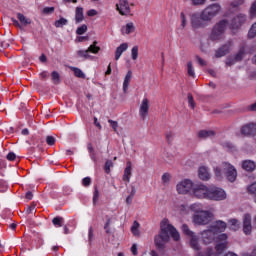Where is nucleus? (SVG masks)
Masks as SVG:
<instances>
[{
  "mask_svg": "<svg viewBox=\"0 0 256 256\" xmlns=\"http://www.w3.org/2000/svg\"><path fill=\"white\" fill-rule=\"evenodd\" d=\"M221 11V5L211 4L206 7L202 12L194 13L190 17V23L192 29H205L208 23H211Z\"/></svg>",
  "mask_w": 256,
  "mask_h": 256,
  "instance_id": "nucleus-1",
  "label": "nucleus"
},
{
  "mask_svg": "<svg viewBox=\"0 0 256 256\" xmlns=\"http://www.w3.org/2000/svg\"><path fill=\"white\" fill-rule=\"evenodd\" d=\"M172 237L173 241H179L181 234L175 226L169 223L168 219H163L160 223V233L154 237V243L157 249H165V244L169 243Z\"/></svg>",
  "mask_w": 256,
  "mask_h": 256,
  "instance_id": "nucleus-2",
  "label": "nucleus"
},
{
  "mask_svg": "<svg viewBox=\"0 0 256 256\" xmlns=\"http://www.w3.org/2000/svg\"><path fill=\"white\" fill-rule=\"evenodd\" d=\"M226 229L227 223L221 220L216 221L212 226H210V229L204 230L202 232V242L204 243V245H209L210 243H213V241L217 239V235H219V233L225 232Z\"/></svg>",
  "mask_w": 256,
  "mask_h": 256,
  "instance_id": "nucleus-3",
  "label": "nucleus"
},
{
  "mask_svg": "<svg viewBox=\"0 0 256 256\" xmlns=\"http://www.w3.org/2000/svg\"><path fill=\"white\" fill-rule=\"evenodd\" d=\"M214 172L218 179H221L224 173L226 179L230 181V183H234V181L237 179V169H235L234 165H231L227 162H223L221 167L214 168Z\"/></svg>",
  "mask_w": 256,
  "mask_h": 256,
  "instance_id": "nucleus-4",
  "label": "nucleus"
},
{
  "mask_svg": "<svg viewBox=\"0 0 256 256\" xmlns=\"http://www.w3.org/2000/svg\"><path fill=\"white\" fill-rule=\"evenodd\" d=\"M229 26V21L223 19L216 23L210 32L209 39L210 41H223L225 39V31Z\"/></svg>",
  "mask_w": 256,
  "mask_h": 256,
  "instance_id": "nucleus-5",
  "label": "nucleus"
},
{
  "mask_svg": "<svg viewBox=\"0 0 256 256\" xmlns=\"http://www.w3.org/2000/svg\"><path fill=\"white\" fill-rule=\"evenodd\" d=\"M212 218L213 214L211 212L201 211L194 214L193 223L195 225H209V223H211Z\"/></svg>",
  "mask_w": 256,
  "mask_h": 256,
  "instance_id": "nucleus-6",
  "label": "nucleus"
},
{
  "mask_svg": "<svg viewBox=\"0 0 256 256\" xmlns=\"http://www.w3.org/2000/svg\"><path fill=\"white\" fill-rule=\"evenodd\" d=\"M208 199L210 201H225L227 193L223 188L211 187L208 189Z\"/></svg>",
  "mask_w": 256,
  "mask_h": 256,
  "instance_id": "nucleus-7",
  "label": "nucleus"
},
{
  "mask_svg": "<svg viewBox=\"0 0 256 256\" xmlns=\"http://www.w3.org/2000/svg\"><path fill=\"white\" fill-rule=\"evenodd\" d=\"M194 197L196 199H208L209 188L203 184H199L193 188Z\"/></svg>",
  "mask_w": 256,
  "mask_h": 256,
  "instance_id": "nucleus-8",
  "label": "nucleus"
},
{
  "mask_svg": "<svg viewBox=\"0 0 256 256\" xmlns=\"http://www.w3.org/2000/svg\"><path fill=\"white\" fill-rule=\"evenodd\" d=\"M176 189L179 195H187V193L193 189V182L189 179H186L182 182H179L176 186Z\"/></svg>",
  "mask_w": 256,
  "mask_h": 256,
  "instance_id": "nucleus-9",
  "label": "nucleus"
},
{
  "mask_svg": "<svg viewBox=\"0 0 256 256\" xmlns=\"http://www.w3.org/2000/svg\"><path fill=\"white\" fill-rule=\"evenodd\" d=\"M116 10L122 16L131 15V5L129 4V0H119L118 4H116Z\"/></svg>",
  "mask_w": 256,
  "mask_h": 256,
  "instance_id": "nucleus-10",
  "label": "nucleus"
},
{
  "mask_svg": "<svg viewBox=\"0 0 256 256\" xmlns=\"http://www.w3.org/2000/svg\"><path fill=\"white\" fill-rule=\"evenodd\" d=\"M231 47H233V42L228 41L224 45H222L220 48L216 50L215 57L216 59H219L221 57H225V55H228L231 51Z\"/></svg>",
  "mask_w": 256,
  "mask_h": 256,
  "instance_id": "nucleus-11",
  "label": "nucleus"
},
{
  "mask_svg": "<svg viewBox=\"0 0 256 256\" xmlns=\"http://www.w3.org/2000/svg\"><path fill=\"white\" fill-rule=\"evenodd\" d=\"M242 135L246 137H255L256 135V123H248L241 128Z\"/></svg>",
  "mask_w": 256,
  "mask_h": 256,
  "instance_id": "nucleus-12",
  "label": "nucleus"
},
{
  "mask_svg": "<svg viewBox=\"0 0 256 256\" xmlns=\"http://www.w3.org/2000/svg\"><path fill=\"white\" fill-rule=\"evenodd\" d=\"M139 115L141 119H146L147 115H149V99L143 98L139 108Z\"/></svg>",
  "mask_w": 256,
  "mask_h": 256,
  "instance_id": "nucleus-13",
  "label": "nucleus"
},
{
  "mask_svg": "<svg viewBox=\"0 0 256 256\" xmlns=\"http://www.w3.org/2000/svg\"><path fill=\"white\" fill-rule=\"evenodd\" d=\"M253 226L251 225V214H245L243 218V231L245 235H251Z\"/></svg>",
  "mask_w": 256,
  "mask_h": 256,
  "instance_id": "nucleus-14",
  "label": "nucleus"
},
{
  "mask_svg": "<svg viewBox=\"0 0 256 256\" xmlns=\"http://www.w3.org/2000/svg\"><path fill=\"white\" fill-rule=\"evenodd\" d=\"M246 21H247V16L243 14H239L233 18L232 27L234 29H239V27H241V25H243V23H245Z\"/></svg>",
  "mask_w": 256,
  "mask_h": 256,
  "instance_id": "nucleus-15",
  "label": "nucleus"
},
{
  "mask_svg": "<svg viewBox=\"0 0 256 256\" xmlns=\"http://www.w3.org/2000/svg\"><path fill=\"white\" fill-rule=\"evenodd\" d=\"M127 49H129V44H120V46H118L115 51V60L119 61V59H121V56L123 55V53H125V51H127Z\"/></svg>",
  "mask_w": 256,
  "mask_h": 256,
  "instance_id": "nucleus-16",
  "label": "nucleus"
},
{
  "mask_svg": "<svg viewBox=\"0 0 256 256\" xmlns=\"http://www.w3.org/2000/svg\"><path fill=\"white\" fill-rule=\"evenodd\" d=\"M242 169H244V171H248L249 173H252V171H255L256 169V164L252 160H244L242 162Z\"/></svg>",
  "mask_w": 256,
  "mask_h": 256,
  "instance_id": "nucleus-17",
  "label": "nucleus"
},
{
  "mask_svg": "<svg viewBox=\"0 0 256 256\" xmlns=\"http://www.w3.org/2000/svg\"><path fill=\"white\" fill-rule=\"evenodd\" d=\"M131 161H128L126 163V168L124 169V174H123V181H125L126 183H129V181H131Z\"/></svg>",
  "mask_w": 256,
  "mask_h": 256,
  "instance_id": "nucleus-18",
  "label": "nucleus"
},
{
  "mask_svg": "<svg viewBox=\"0 0 256 256\" xmlns=\"http://www.w3.org/2000/svg\"><path fill=\"white\" fill-rule=\"evenodd\" d=\"M217 133L213 130H200L198 132L199 139H209V137H215Z\"/></svg>",
  "mask_w": 256,
  "mask_h": 256,
  "instance_id": "nucleus-19",
  "label": "nucleus"
},
{
  "mask_svg": "<svg viewBox=\"0 0 256 256\" xmlns=\"http://www.w3.org/2000/svg\"><path fill=\"white\" fill-rule=\"evenodd\" d=\"M198 177L202 181H209V171L207 170V167L201 166L198 170Z\"/></svg>",
  "mask_w": 256,
  "mask_h": 256,
  "instance_id": "nucleus-20",
  "label": "nucleus"
},
{
  "mask_svg": "<svg viewBox=\"0 0 256 256\" xmlns=\"http://www.w3.org/2000/svg\"><path fill=\"white\" fill-rule=\"evenodd\" d=\"M132 77H133V73L131 71H128L123 82L124 93H127V90L129 89V83H131Z\"/></svg>",
  "mask_w": 256,
  "mask_h": 256,
  "instance_id": "nucleus-21",
  "label": "nucleus"
},
{
  "mask_svg": "<svg viewBox=\"0 0 256 256\" xmlns=\"http://www.w3.org/2000/svg\"><path fill=\"white\" fill-rule=\"evenodd\" d=\"M135 31V25L133 22H129L126 24V26L122 27V33L125 35H130V33H133Z\"/></svg>",
  "mask_w": 256,
  "mask_h": 256,
  "instance_id": "nucleus-22",
  "label": "nucleus"
},
{
  "mask_svg": "<svg viewBox=\"0 0 256 256\" xmlns=\"http://www.w3.org/2000/svg\"><path fill=\"white\" fill-rule=\"evenodd\" d=\"M83 19H85V16L83 15V8L77 7L75 12L76 23H81Z\"/></svg>",
  "mask_w": 256,
  "mask_h": 256,
  "instance_id": "nucleus-23",
  "label": "nucleus"
},
{
  "mask_svg": "<svg viewBox=\"0 0 256 256\" xmlns=\"http://www.w3.org/2000/svg\"><path fill=\"white\" fill-rule=\"evenodd\" d=\"M227 249V242H221V243H218L216 244L215 246V250H216V254L218 256H221L223 251H225Z\"/></svg>",
  "mask_w": 256,
  "mask_h": 256,
  "instance_id": "nucleus-24",
  "label": "nucleus"
},
{
  "mask_svg": "<svg viewBox=\"0 0 256 256\" xmlns=\"http://www.w3.org/2000/svg\"><path fill=\"white\" fill-rule=\"evenodd\" d=\"M17 19L20 21L21 25H24V27L31 25V19L25 17L22 13H17Z\"/></svg>",
  "mask_w": 256,
  "mask_h": 256,
  "instance_id": "nucleus-25",
  "label": "nucleus"
},
{
  "mask_svg": "<svg viewBox=\"0 0 256 256\" xmlns=\"http://www.w3.org/2000/svg\"><path fill=\"white\" fill-rule=\"evenodd\" d=\"M190 237V247L194 249V251H199V239L197 238V236H195V234Z\"/></svg>",
  "mask_w": 256,
  "mask_h": 256,
  "instance_id": "nucleus-26",
  "label": "nucleus"
},
{
  "mask_svg": "<svg viewBox=\"0 0 256 256\" xmlns=\"http://www.w3.org/2000/svg\"><path fill=\"white\" fill-rule=\"evenodd\" d=\"M197 256H219V254L215 253L213 248L208 247L206 250L198 252Z\"/></svg>",
  "mask_w": 256,
  "mask_h": 256,
  "instance_id": "nucleus-27",
  "label": "nucleus"
},
{
  "mask_svg": "<svg viewBox=\"0 0 256 256\" xmlns=\"http://www.w3.org/2000/svg\"><path fill=\"white\" fill-rule=\"evenodd\" d=\"M77 57L80 59H83L84 61H87V59H91V55H89V51L86 50H78L76 52Z\"/></svg>",
  "mask_w": 256,
  "mask_h": 256,
  "instance_id": "nucleus-28",
  "label": "nucleus"
},
{
  "mask_svg": "<svg viewBox=\"0 0 256 256\" xmlns=\"http://www.w3.org/2000/svg\"><path fill=\"white\" fill-rule=\"evenodd\" d=\"M97 43V41H94L93 44L87 48L88 53H93L94 55H97V53L101 51V47L97 46Z\"/></svg>",
  "mask_w": 256,
  "mask_h": 256,
  "instance_id": "nucleus-29",
  "label": "nucleus"
},
{
  "mask_svg": "<svg viewBox=\"0 0 256 256\" xmlns=\"http://www.w3.org/2000/svg\"><path fill=\"white\" fill-rule=\"evenodd\" d=\"M51 77H52V82L54 83V85L61 84V75L59 74V72L53 71L51 73Z\"/></svg>",
  "mask_w": 256,
  "mask_h": 256,
  "instance_id": "nucleus-30",
  "label": "nucleus"
},
{
  "mask_svg": "<svg viewBox=\"0 0 256 256\" xmlns=\"http://www.w3.org/2000/svg\"><path fill=\"white\" fill-rule=\"evenodd\" d=\"M71 71H73L75 77H78L79 79H85V73H83V70L77 67H72Z\"/></svg>",
  "mask_w": 256,
  "mask_h": 256,
  "instance_id": "nucleus-31",
  "label": "nucleus"
},
{
  "mask_svg": "<svg viewBox=\"0 0 256 256\" xmlns=\"http://www.w3.org/2000/svg\"><path fill=\"white\" fill-rule=\"evenodd\" d=\"M131 233L135 237H139V222H137V221L133 222V225L131 227Z\"/></svg>",
  "mask_w": 256,
  "mask_h": 256,
  "instance_id": "nucleus-32",
  "label": "nucleus"
},
{
  "mask_svg": "<svg viewBox=\"0 0 256 256\" xmlns=\"http://www.w3.org/2000/svg\"><path fill=\"white\" fill-rule=\"evenodd\" d=\"M182 232L184 233V235H187L188 237H193L195 235V232L191 231L187 224L182 225Z\"/></svg>",
  "mask_w": 256,
  "mask_h": 256,
  "instance_id": "nucleus-33",
  "label": "nucleus"
},
{
  "mask_svg": "<svg viewBox=\"0 0 256 256\" xmlns=\"http://www.w3.org/2000/svg\"><path fill=\"white\" fill-rule=\"evenodd\" d=\"M52 223L55 227H63V217L57 216L52 219Z\"/></svg>",
  "mask_w": 256,
  "mask_h": 256,
  "instance_id": "nucleus-34",
  "label": "nucleus"
},
{
  "mask_svg": "<svg viewBox=\"0 0 256 256\" xmlns=\"http://www.w3.org/2000/svg\"><path fill=\"white\" fill-rule=\"evenodd\" d=\"M245 56V47H241L238 53L235 55V61H242L243 57Z\"/></svg>",
  "mask_w": 256,
  "mask_h": 256,
  "instance_id": "nucleus-35",
  "label": "nucleus"
},
{
  "mask_svg": "<svg viewBox=\"0 0 256 256\" xmlns=\"http://www.w3.org/2000/svg\"><path fill=\"white\" fill-rule=\"evenodd\" d=\"M187 74L189 77L195 78V70L193 69V62H188L187 63Z\"/></svg>",
  "mask_w": 256,
  "mask_h": 256,
  "instance_id": "nucleus-36",
  "label": "nucleus"
},
{
  "mask_svg": "<svg viewBox=\"0 0 256 256\" xmlns=\"http://www.w3.org/2000/svg\"><path fill=\"white\" fill-rule=\"evenodd\" d=\"M131 55H132L133 61H137V59L139 57V46H134L131 49Z\"/></svg>",
  "mask_w": 256,
  "mask_h": 256,
  "instance_id": "nucleus-37",
  "label": "nucleus"
},
{
  "mask_svg": "<svg viewBox=\"0 0 256 256\" xmlns=\"http://www.w3.org/2000/svg\"><path fill=\"white\" fill-rule=\"evenodd\" d=\"M256 36V22L252 24L249 32H248V38L249 39H255Z\"/></svg>",
  "mask_w": 256,
  "mask_h": 256,
  "instance_id": "nucleus-38",
  "label": "nucleus"
},
{
  "mask_svg": "<svg viewBox=\"0 0 256 256\" xmlns=\"http://www.w3.org/2000/svg\"><path fill=\"white\" fill-rule=\"evenodd\" d=\"M67 23H68L67 19L62 17L59 20H56L54 25L57 28H61V27H64V25H67Z\"/></svg>",
  "mask_w": 256,
  "mask_h": 256,
  "instance_id": "nucleus-39",
  "label": "nucleus"
},
{
  "mask_svg": "<svg viewBox=\"0 0 256 256\" xmlns=\"http://www.w3.org/2000/svg\"><path fill=\"white\" fill-rule=\"evenodd\" d=\"M111 167H113V161L107 160L104 165V171L105 173L109 174L111 173Z\"/></svg>",
  "mask_w": 256,
  "mask_h": 256,
  "instance_id": "nucleus-40",
  "label": "nucleus"
},
{
  "mask_svg": "<svg viewBox=\"0 0 256 256\" xmlns=\"http://www.w3.org/2000/svg\"><path fill=\"white\" fill-rule=\"evenodd\" d=\"M87 149H88V152L90 153V157L92 160L96 161L95 159V150L93 149V144L92 143H89L87 145Z\"/></svg>",
  "mask_w": 256,
  "mask_h": 256,
  "instance_id": "nucleus-41",
  "label": "nucleus"
},
{
  "mask_svg": "<svg viewBox=\"0 0 256 256\" xmlns=\"http://www.w3.org/2000/svg\"><path fill=\"white\" fill-rule=\"evenodd\" d=\"M84 33H87V25H85V24L78 27L77 30H76L77 35H84Z\"/></svg>",
  "mask_w": 256,
  "mask_h": 256,
  "instance_id": "nucleus-42",
  "label": "nucleus"
},
{
  "mask_svg": "<svg viewBox=\"0 0 256 256\" xmlns=\"http://www.w3.org/2000/svg\"><path fill=\"white\" fill-rule=\"evenodd\" d=\"M108 123L110 124V127H112L113 131L117 133V129L119 128V123L115 120H108Z\"/></svg>",
  "mask_w": 256,
  "mask_h": 256,
  "instance_id": "nucleus-43",
  "label": "nucleus"
},
{
  "mask_svg": "<svg viewBox=\"0 0 256 256\" xmlns=\"http://www.w3.org/2000/svg\"><path fill=\"white\" fill-rule=\"evenodd\" d=\"M190 209L194 211V213H201V206L197 203L190 205Z\"/></svg>",
  "mask_w": 256,
  "mask_h": 256,
  "instance_id": "nucleus-44",
  "label": "nucleus"
},
{
  "mask_svg": "<svg viewBox=\"0 0 256 256\" xmlns=\"http://www.w3.org/2000/svg\"><path fill=\"white\" fill-rule=\"evenodd\" d=\"M180 19H181V27L185 29V27H187V18L185 17V13L181 12Z\"/></svg>",
  "mask_w": 256,
  "mask_h": 256,
  "instance_id": "nucleus-45",
  "label": "nucleus"
},
{
  "mask_svg": "<svg viewBox=\"0 0 256 256\" xmlns=\"http://www.w3.org/2000/svg\"><path fill=\"white\" fill-rule=\"evenodd\" d=\"M57 140L55 139V137H53V136H47L46 137V143H47V145H49L50 147H52V145H55V142H56Z\"/></svg>",
  "mask_w": 256,
  "mask_h": 256,
  "instance_id": "nucleus-46",
  "label": "nucleus"
},
{
  "mask_svg": "<svg viewBox=\"0 0 256 256\" xmlns=\"http://www.w3.org/2000/svg\"><path fill=\"white\" fill-rule=\"evenodd\" d=\"M188 103L191 109H195V100L193 99V94L188 93Z\"/></svg>",
  "mask_w": 256,
  "mask_h": 256,
  "instance_id": "nucleus-47",
  "label": "nucleus"
},
{
  "mask_svg": "<svg viewBox=\"0 0 256 256\" xmlns=\"http://www.w3.org/2000/svg\"><path fill=\"white\" fill-rule=\"evenodd\" d=\"M250 17H256V0L252 3L250 8Z\"/></svg>",
  "mask_w": 256,
  "mask_h": 256,
  "instance_id": "nucleus-48",
  "label": "nucleus"
},
{
  "mask_svg": "<svg viewBox=\"0 0 256 256\" xmlns=\"http://www.w3.org/2000/svg\"><path fill=\"white\" fill-rule=\"evenodd\" d=\"M83 187H89L91 185V177H85L82 179Z\"/></svg>",
  "mask_w": 256,
  "mask_h": 256,
  "instance_id": "nucleus-49",
  "label": "nucleus"
},
{
  "mask_svg": "<svg viewBox=\"0 0 256 256\" xmlns=\"http://www.w3.org/2000/svg\"><path fill=\"white\" fill-rule=\"evenodd\" d=\"M97 201H99V189H97V187H95L94 193H93V203L95 205V203H97Z\"/></svg>",
  "mask_w": 256,
  "mask_h": 256,
  "instance_id": "nucleus-50",
  "label": "nucleus"
},
{
  "mask_svg": "<svg viewBox=\"0 0 256 256\" xmlns=\"http://www.w3.org/2000/svg\"><path fill=\"white\" fill-rule=\"evenodd\" d=\"M248 193H251L252 195H255V193H256V182H254L250 186H248Z\"/></svg>",
  "mask_w": 256,
  "mask_h": 256,
  "instance_id": "nucleus-51",
  "label": "nucleus"
},
{
  "mask_svg": "<svg viewBox=\"0 0 256 256\" xmlns=\"http://www.w3.org/2000/svg\"><path fill=\"white\" fill-rule=\"evenodd\" d=\"M171 181V175L169 173H164L162 175V183H169Z\"/></svg>",
  "mask_w": 256,
  "mask_h": 256,
  "instance_id": "nucleus-52",
  "label": "nucleus"
},
{
  "mask_svg": "<svg viewBox=\"0 0 256 256\" xmlns=\"http://www.w3.org/2000/svg\"><path fill=\"white\" fill-rule=\"evenodd\" d=\"M43 13H44L45 15H49V14H51V13H55V7H45V8L43 9Z\"/></svg>",
  "mask_w": 256,
  "mask_h": 256,
  "instance_id": "nucleus-53",
  "label": "nucleus"
},
{
  "mask_svg": "<svg viewBox=\"0 0 256 256\" xmlns=\"http://www.w3.org/2000/svg\"><path fill=\"white\" fill-rule=\"evenodd\" d=\"M166 141L167 143H173V132L169 131V132H166Z\"/></svg>",
  "mask_w": 256,
  "mask_h": 256,
  "instance_id": "nucleus-54",
  "label": "nucleus"
},
{
  "mask_svg": "<svg viewBox=\"0 0 256 256\" xmlns=\"http://www.w3.org/2000/svg\"><path fill=\"white\" fill-rule=\"evenodd\" d=\"M6 159L8 161H15V159H17V155H15V152H9L6 156Z\"/></svg>",
  "mask_w": 256,
  "mask_h": 256,
  "instance_id": "nucleus-55",
  "label": "nucleus"
},
{
  "mask_svg": "<svg viewBox=\"0 0 256 256\" xmlns=\"http://www.w3.org/2000/svg\"><path fill=\"white\" fill-rule=\"evenodd\" d=\"M192 1V5H194L195 7H197L198 5H205V3H207V0H191Z\"/></svg>",
  "mask_w": 256,
  "mask_h": 256,
  "instance_id": "nucleus-56",
  "label": "nucleus"
},
{
  "mask_svg": "<svg viewBox=\"0 0 256 256\" xmlns=\"http://www.w3.org/2000/svg\"><path fill=\"white\" fill-rule=\"evenodd\" d=\"M216 239H218V241H223V243H227V234H217Z\"/></svg>",
  "mask_w": 256,
  "mask_h": 256,
  "instance_id": "nucleus-57",
  "label": "nucleus"
},
{
  "mask_svg": "<svg viewBox=\"0 0 256 256\" xmlns=\"http://www.w3.org/2000/svg\"><path fill=\"white\" fill-rule=\"evenodd\" d=\"M197 62L201 67H205L207 65V62L203 60L200 56H196Z\"/></svg>",
  "mask_w": 256,
  "mask_h": 256,
  "instance_id": "nucleus-58",
  "label": "nucleus"
},
{
  "mask_svg": "<svg viewBox=\"0 0 256 256\" xmlns=\"http://www.w3.org/2000/svg\"><path fill=\"white\" fill-rule=\"evenodd\" d=\"M11 22H12V25H14V27H18V29H23L19 21H17V19H15L14 17L11 18Z\"/></svg>",
  "mask_w": 256,
  "mask_h": 256,
  "instance_id": "nucleus-59",
  "label": "nucleus"
},
{
  "mask_svg": "<svg viewBox=\"0 0 256 256\" xmlns=\"http://www.w3.org/2000/svg\"><path fill=\"white\" fill-rule=\"evenodd\" d=\"M88 239L89 241H93V226H90L89 227V230H88Z\"/></svg>",
  "mask_w": 256,
  "mask_h": 256,
  "instance_id": "nucleus-60",
  "label": "nucleus"
},
{
  "mask_svg": "<svg viewBox=\"0 0 256 256\" xmlns=\"http://www.w3.org/2000/svg\"><path fill=\"white\" fill-rule=\"evenodd\" d=\"M243 3H245V0H236L232 2V7H239V5H243Z\"/></svg>",
  "mask_w": 256,
  "mask_h": 256,
  "instance_id": "nucleus-61",
  "label": "nucleus"
},
{
  "mask_svg": "<svg viewBox=\"0 0 256 256\" xmlns=\"http://www.w3.org/2000/svg\"><path fill=\"white\" fill-rule=\"evenodd\" d=\"M131 253H132V255H138V250H137V244H133L132 246H131Z\"/></svg>",
  "mask_w": 256,
  "mask_h": 256,
  "instance_id": "nucleus-62",
  "label": "nucleus"
},
{
  "mask_svg": "<svg viewBox=\"0 0 256 256\" xmlns=\"http://www.w3.org/2000/svg\"><path fill=\"white\" fill-rule=\"evenodd\" d=\"M88 17H95L97 15V10L91 9L87 12Z\"/></svg>",
  "mask_w": 256,
  "mask_h": 256,
  "instance_id": "nucleus-63",
  "label": "nucleus"
},
{
  "mask_svg": "<svg viewBox=\"0 0 256 256\" xmlns=\"http://www.w3.org/2000/svg\"><path fill=\"white\" fill-rule=\"evenodd\" d=\"M249 111H256V102L248 107Z\"/></svg>",
  "mask_w": 256,
  "mask_h": 256,
  "instance_id": "nucleus-64",
  "label": "nucleus"
}]
</instances>
